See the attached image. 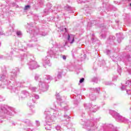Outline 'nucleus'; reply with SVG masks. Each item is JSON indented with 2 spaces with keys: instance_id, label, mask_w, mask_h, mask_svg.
<instances>
[{
  "instance_id": "f257e3e1",
  "label": "nucleus",
  "mask_w": 131,
  "mask_h": 131,
  "mask_svg": "<svg viewBox=\"0 0 131 131\" xmlns=\"http://www.w3.org/2000/svg\"><path fill=\"white\" fill-rule=\"evenodd\" d=\"M18 72H19V68H15L11 72L10 81L8 78V74H7V70L4 67L2 69V72L0 74V80L2 81V84L0 86L2 89H5L7 86V89L10 91V93H17L18 91H20V88H23V84H26V82L24 81L20 82L14 81L15 78L18 75Z\"/></svg>"
},
{
  "instance_id": "f03ea898",
  "label": "nucleus",
  "mask_w": 131,
  "mask_h": 131,
  "mask_svg": "<svg viewBox=\"0 0 131 131\" xmlns=\"http://www.w3.org/2000/svg\"><path fill=\"white\" fill-rule=\"evenodd\" d=\"M53 106L54 107H53V110L52 111H47L45 112V114H46V117L45 119V122L47 123L45 124V129L46 130H51V128H52V126H51L50 122H52L53 120H54V118H58L60 115L59 114V112L57 110H55V109H57V106L56 104H54Z\"/></svg>"
},
{
  "instance_id": "7ed1b4c3",
  "label": "nucleus",
  "mask_w": 131,
  "mask_h": 131,
  "mask_svg": "<svg viewBox=\"0 0 131 131\" xmlns=\"http://www.w3.org/2000/svg\"><path fill=\"white\" fill-rule=\"evenodd\" d=\"M35 80L36 81H39V90L42 92H47L48 89H49V86H48V83L52 80L53 77L50 75L46 76L45 77V81L41 80L40 77H39V75L36 74L35 75Z\"/></svg>"
},
{
  "instance_id": "20e7f679",
  "label": "nucleus",
  "mask_w": 131,
  "mask_h": 131,
  "mask_svg": "<svg viewBox=\"0 0 131 131\" xmlns=\"http://www.w3.org/2000/svg\"><path fill=\"white\" fill-rule=\"evenodd\" d=\"M29 31V33L31 34L32 40L33 41H37V37H38L39 35L41 36H46V35H48V32L41 29H38L36 28L33 30H30Z\"/></svg>"
},
{
  "instance_id": "39448f33",
  "label": "nucleus",
  "mask_w": 131,
  "mask_h": 131,
  "mask_svg": "<svg viewBox=\"0 0 131 131\" xmlns=\"http://www.w3.org/2000/svg\"><path fill=\"white\" fill-rule=\"evenodd\" d=\"M0 114L5 116H14L15 108L5 104L0 105Z\"/></svg>"
},
{
  "instance_id": "423d86ee",
  "label": "nucleus",
  "mask_w": 131,
  "mask_h": 131,
  "mask_svg": "<svg viewBox=\"0 0 131 131\" xmlns=\"http://www.w3.org/2000/svg\"><path fill=\"white\" fill-rule=\"evenodd\" d=\"M80 123L82 125L83 128H85L86 131H95L98 129V126L95 124L90 123L83 119H81Z\"/></svg>"
},
{
  "instance_id": "0eeeda50",
  "label": "nucleus",
  "mask_w": 131,
  "mask_h": 131,
  "mask_svg": "<svg viewBox=\"0 0 131 131\" xmlns=\"http://www.w3.org/2000/svg\"><path fill=\"white\" fill-rule=\"evenodd\" d=\"M65 50V48L60 45L56 44L55 46L52 47L49 51V54L54 56L55 58H57L59 56V51L63 52Z\"/></svg>"
},
{
  "instance_id": "6e6552de",
  "label": "nucleus",
  "mask_w": 131,
  "mask_h": 131,
  "mask_svg": "<svg viewBox=\"0 0 131 131\" xmlns=\"http://www.w3.org/2000/svg\"><path fill=\"white\" fill-rule=\"evenodd\" d=\"M9 9L10 6H9L8 3L6 2L5 4L3 3L0 4V19L8 18V15H7L6 13H8V11Z\"/></svg>"
},
{
  "instance_id": "1a4fd4ad",
  "label": "nucleus",
  "mask_w": 131,
  "mask_h": 131,
  "mask_svg": "<svg viewBox=\"0 0 131 131\" xmlns=\"http://www.w3.org/2000/svg\"><path fill=\"white\" fill-rule=\"evenodd\" d=\"M112 59L114 62H117V60H121L124 63L125 65L126 66H130L131 64V58L130 55H128L126 56H124L122 59L119 58V57L117 56L116 57H114V56L112 57Z\"/></svg>"
},
{
  "instance_id": "9d476101",
  "label": "nucleus",
  "mask_w": 131,
  "mask_h": 131,
  "mask_svg": "<svg viewBox=\"0 0 131 131\" xmlns=\"http://www.w3.org/2000/svg\"><path fill=\"white\" fill-rule=\"evenodd\" d=\"M84 107L85 110L88 111V114L91 115V113L97 112L99 109H100V107L98 106L97 105H93L91 103H84Z\"/></svg>"
},
{
  "instance_id": "9b49d317",
  "label": "nucleus",
  "mask_w": 131,
  "mask_h": 131,
  "mask_svg": "<svg viewBox=\"0 0 131 131\" xmlns=\"http://www.w3.org/2000/svg\"><path fill=\"white\" fill-rule=\"evenodd\" d=\"M110 114H111L114 118H115L116 121L118 122H124V121L126 120L124 117L120 116L118 113L112 110H110Z\"/></svg>"
},
{
  "instance_id": "f8f14e48",
  "label": "nucleus",
  "mask_w": 131,
  "mask_h": 131,
  "mask_svg": "<svg viewBox=\"0 0 131 131\" xmlns=\"http://www.w3.org/2000/svg\"><path fill=\"white\" fill-rule=\"evenodd\" d=\"M15 46H16V48L18 49V50H20V51H22L23 52H26L27 50V46L29 48H32L33 47V45L32 44H26V43H19V42H15Z\"/></svg>"
},
{
  "instance_id": "ddd939ff",
  "label": "nucleus",
  "mask_w": 131,
  "mask_h": 131,
  "mask_svg": "<svg viewBox=\"0 0 131 131\" xmlns=\"http://www.w3.org/2000/svg\"><path fill=\"white\" fill-rule=\"evenodd\" d=\"M121 91H126L127 95H131V80L126 81L125 85H122Z\"/></svg>"
},
{
  "instance_id": "4468645a",
  "label": "nucleus",
  "mask_w": 131,
  "mask_h": 131,
  "mask_svg": "<svg viewBox=\"0 0 131 131\" xmlns=\"http://www.w3.org/2000/svg\"><path fill=\"white\" fill-rule=\"evenodd\" d=\"M48 53L50 56L47 55L42 59L43 67H45V68H47V65L49 67L52 66V63H51V58H52V57H55L54 55H51L49 52Z\"/></svg>"
},
{
  "instance_id": "2eb2a0df",
  "label": "nucleus",
  "mask_w": 131,
  "mask_h": 131,
  "mask_svg": "<svg viewBox=\"0 0 131 131\" xmlns=\"http://www.w3.org/2000/svg\"><path fill=\"white\" fill-rule=\"evenodd\" d=\"M23 122L27 125L26 127L24 128V131H35L33 128V124L29 120H24Z\"/></svg>"
},
{
  "instance_id": "dca6fc26",
  "label": "nucleus",
  "mask_w": 131,
  "mask_h": 131,
  "mask_svg": "<svg viewBox=\"0 0 131 131\" xmlns=\"http://www.w3.org/2000/svg\"><path fill=\"white\" fill-rule=\"evenodd\" d=\"M56 96L58 102H59V103H60V107H61L62 109H64V111H67L68 110H69V107L67 106L66 103L62 102V98L60 96V94L58 93L56 94Z\"/></svg>"
},
{
  "instance_id": "f3484780",
  "label": "nucleus",
  "mask_w": 131,
  "mask_h": 131,
  "mask_svg": "<svg viewBox=\"0 0 131 131\" xmlns=\"http://www.w3.org/2000/svg\"><path fill=\"white\" fill-rule=\"evenodd\" d=\"M28 65L29 66V68L30 70H33L34 69H36V68L39 67V66L37 64V62L35 60L30 59H28Z\"/></svg>"
},
{
  "instance_id": "a211bd4d",
  "label": "nucleus",
  "mask_w": 131,
  "mask_h": 131,
  "mask_svg": "<svg viewBox=\"0 0 131 131\" xmlns=\"http://www.w3.org/2000/svg\"><path fill=\"white\" fill-rule=\"evenodd\" d=\"M104 131H119L117 127H115L112 124H107L103 127Z\"/></svg>"
},
{
  "instance_id": "6ab92c4d",
  "label": "nucleus",
  "mask_w": 131,
  "mask_h": 131,
  "mask_svg": "<svg viewBox=\"0 0 131 131\" xmlns=\"http://www.w3.org/2000/svg\"><path fill=\"white\" fill-rule=\"evenodd\" d=\"M29 95V93L28 92L25 90L23 91L19 94V99H25Z\"/></svg>"
},
{
  "instance_id": "aec40b11",
  "label": "nucleus",
  "mask_w": 131,
  "mask_h": 131,
  "mask_svg": "<svg viewBox=\"0 0 131 131\" xmlns=\"http://www.w3.org/2000/svg\"><path fill=\"white\" fill-rule=\"evenodd\" d=\"M115 40V36L113 35H111L109 38L107 39L106 41V43H108L109 45H114Z\"/></svg>"
},
{
  "instance_id": "412c9836",
  "label": "nucleus",
  "mask_w": 131,
  "mask_h": 131,
  "mask_svg": "<svg viewBox=\"0 0 131 131\" xmlns=\"http://www.w3.org/2000/svg\"><path fill=\"white\" fill-rule=\"evenodd\" d=\"M67 39L69 43H73L74 42V36L68 34Z\"/></svg>"
},
{
  "instance_id": "4be33fe9",
  "label": "nucleus",
  "mask_w": 131,
  "mask_h": 131,
  "mask_svg": "<svg viewBox=\"0 0 131 131\" xmlns=\"http://www.w3.org/2000/svg\"><path fill=\"white\" fill-rule=\"evenodd\" d=\"M116 35L118 37L117 41L118 42H119V43H120V42H121V40L123 39V37H122L123 34H122V33H117Z\"/></svg>"
},
{
  "instance_id": "5701e85b",
  "label": "nucleus",
  "mask_w": 131,
  "mask_h": 131,
  "mask_svg": "<svg viewBox=\"0 0 131 131\" xmlns=\"http://www.w3.org/2000/svg\"><path fill=\"white\" fill-rule=\"evenodd\" d=\"M63 124L64 125H66L68 128H71L72 127V123H70L69 120L67 122V120H64L63 121Z\"/></svg>"
},
{
  "instance_id": "b1692460",
  "label": "nucleus",
  "mask_w": 131,
  "mask_h": 131,
  "mask_svg": "<svg viewBox=\"0 0 131 131\" xmlns=\"http://www.w3.org/2000/svg\"><path fill=\"white\" fill-rule=\"evenodd\" d=\"M89 98L90 99H91L92 101H95V100L97 99V96L95 95V93H91L89 94Z\"/></svg>"
},
{
  "instance_id": "393cba45",
  "label": "nucleus",
  "mask_w": 131,
  "mask_h": 131,
  "mask_svg": "<svg viewBox=\"0 0 131 131\" xmlns=\"http://www.w3.org/2000/svg\"><path fill=\"white\" fill-rule=\"evenodd\" d=\"M64 9L66 10L69 12V13H73V8L67 5V6L64 7Z\"/></svg>"
},
{
  "instance_id": "a878e982",
  "label": "nucleus",
  "mask_w": 131,
  "mask_h": 131,
  "mask_svg": "<svg viewBox=\"0 0 131 131\" xmlns=\"http://www.w3.org/2000/svg\"><path fill=\"white\" fill-rule=\"evenodd\" d=\"M33 98L34 97V98H32V102L33 103H35L36 100H38V99H39V95H37V94H33L32 95Z\"/></svg>"
},
{
  "instance_id": "bb28decb",
  "label": "nucleus",
  "mask_w": 131,
  "mask_h": 131,
  "mask_svg": "<svg viewBox=\"0 0 131 131\" xmlns=\"http://www.w3.org/2000/svg\"><path fill=\"white\" fill-rule=\"evenodd\" d=\"M58 73L57 75L58 79H61L62 78V73H63V70H58Z\"/></svg>"
},
{
  "instance_id": "cd10ccee",
  "label": "nucleus",
  "mask_w": 131,
  "mask_h": 131,
  "mask_svg": "<svg viewBox=\"0 0 131 131\" xmlns=\"http://www.w3.org/2000/svg\"><path fill=\"white\" fill-rule=\"evenodd\" d=\"M16 34L18 37H22V32L21 31H16Z\"/></svg>"
},
{
  "instance_id": "c85d7f7f",
  "label": "nucleus",
  "mask_w": 131,
  "mask_h": 131,
  "mask_svg": "<svg viewBox=\"0 0 131 131\" xmlns=\"http://www.w3.org/2000/svg\"><path fill=\"white\" fill-rule=\"evenodd\" d=\"M93 91H94V92H95L96 93H98L99 94V93L101 91V88H94L93 89Z\"/></svg>"
},
{
  "instance_id": "c756f323",
  "label": "nucleus",
  "mask_w": 131,
  "mask_h": 131,
  "mask_svg": "<svg viewBox=\"0 0 131 131\" xmlns=\"http://www.w3.org/2000/svg\"><path fill=\"white\" fill-rule=\"evenodd\" d=\"M98 79L97 77H94L92 79V81H93V82H96V83H98Z\"/></svg>"
},
{
  "instance_id": "7c9ffc66",
  "label": "nucleus",
  "mask_w": 131,
  "mask_h": 131,
  "mask_svg": "<svg viewBox=\"0 0 131 131\" xmlns=\"http://www.w3.org/2000/svg\"><path fill=\"white\" fill-rule=\"evenodd\" d=\"M30 90L32 91V92H33L34 93H35L36 92V88L35 87H30Z\"/></svg>"
},
{
  "instance_id": "2f4dec72",
  "label": "nucleus",
  "mask_w": 131,
  "mask_h": 131,
  "mask_svg": "<svg viewBox=\"0 0 131 131\" xmlns=\"http://www.w3.org/2000/svg\"><path fill=\"white\" fill-rule=\"evenodd\" d=\"M106 35V33L102 32L101 34V37H102V38H105Z\"/></svg>"
},
{
  "instance_id": "473e14b6",
  "label": "nucleus",
  "mask_w": 131,
  "mask_h": 131,
  "mask_svg": "<svg viewBox=\"0 0 131 131\" xmlns=\"http://www.w3.org/2000/svg\"><path fill=\"white\" fill-rule=\"evenodd\" d=\"M30 111H31V114H33V113H35V108L34 107L30 108Z\"/></svg>"
},
{
  "instance_id": "72a5a7b5",
  "label": "nucleus",
  "mask_w": 131,
  "mask_h": 131,
  "mask_svg": "<svg viewBox=\"0 0 131 131\" xmlns=\"http://www.w3.org/2000/svg\"><path fill=\"white\" fill-rule=\"evenodd\" d=\"M26 57H27V55H26V54L21 55L20 59H21V61H23L24 59H25V58H26Z\"/></svg>"
},
{
  "instance_id": "f704fd0d",
  "label": "nucleus",
  "mask_w": 131,
  "mask_h": 131,
  "mask_svg": "<svg viewBox=\"0 0 131 131\" xmlns=\"http://www.w3.org/2000/svg\"><path fill=\"white\" fill-rule=\"evenodd\" d=\"M92 120L94 121V122H97V121H99V120H100V118H92Z\"/></svg>"
},
{
  "instance_id": "c9c22d12",
  "label": "nucleus",
  "mask_w": 131,
  "mask_h": 131,
  "mask_svg": "<svg viewBox=\"0 0 131 131\" xmlns=\"http://www.w3.org/2000/svg\"><path fill=\"white\" fill-rule=\"evenodd\" d=\"M49 13H50V12L49 11V9H46L44 10V13L45 14V15H49Z\"/></svg>"
},
{
  "instance_id": "e433bc0d",
  "label": "nucleus",
  "mask_w": 131,
  "mask_h": 131,
  "mask_svg": "<svg viewBox=\"0 0 131 131\" xmlns=\"http://www.w3.org/2000/svg\"><path fill=\"white\" fill-rule=\"evenodd\" d=\"M55 128L56 130H61V126L59 125H57L55 126Z\"/></svg>"
},
{
  "instance_id": "4c0bfd02",
  "label": "nucleus",
  "mask_w": 131,
  "mask_h": 131,
  "mask_svg": "<svg viewBox=\"0 0 131 131\" xmlns=\"http://www.w3.org/2000/svg\"><path fill=\"white\" fill-rule=\"evenodd\" d=\"M29 9H30V5H26L25 7V8H24V10L25 11L27 10H29Z\"/></svg>"
},
{
  "instance_id": "58836bf2",
  "label": "nucleus",
  "mask_w": 131,
  "mask_h": 131,
  "mask_svg": "<svg viewBox=\"0 0 131 131\" xmlns=\"http://www.w3.org/2000/svg\"><path fill=\"white\" fill-rule=\"evenodd\" d=\"M35 122L37 126H39L40 125V123L38 120H36Z\"/></svg>"
},
{
  "instance_id": "ea45409f",
  "label": "nucleus",
  "mask_w": 131,
  "mask_h": 131,
  "mask_svg": "<svg viewBox=\"0 0 131 131\" xmlns=\"http://www.w3.org/2000/svg\"><path fill=\"white\" fill-rule=\"evenodd\" d=\"M117 76H114L113 77V81H116V80H117Z\"/></svg>"
},
{
  "instance_id": "a19ab883",
  "label": "nucleus",
  "mask_w": 131,
  "mask_h": 131,
  "mask_svg": "<svg viewBox=\"0 0 131 131\" xmlns=\"http://www.w3.org/2000/svg\"><path fill=\"white\" fill-rule=\"evenodd\" d=\"M3 101H5V98L4 97L0 96V102H2Z\"/></svg>"
},
{
  "instance_id": "79ce46f5",
  "label": "nucleus",
  "mask_w": 131,
  "mask_h": 131,
  "mask_svg": "<svg viewBox=\"0 0 131 131\" xmlns=\"http://www.w3.org/2000/svg\"><path fill=\"white\" fill-rule=\"evenodd\" d=\"M83 81H84V78H81L79 80L80 83H82V82H83Z\"/></svg>"
},
{
  "instance_id": "37998d69",
  "label": "nucleus",
  "mask_w": 131,
  "mask_h": 131,
  "mask_svg": "<svg viewBox=\"0 0 131 131\" xmlns=\"http://www.w3.org/2000/svg\"><path fill=\"white\" fill-rule=\"evenodd\" d=\"M127 71L128 72L129 74H131V69H127V67H126Z\"/></svg>"
},
{
  "instance_id": "c03bdc74",
  "label": "nucleus",
  "mask_w": 131,
  "mask_h": 131,
  "mask_svg": "<svg viewBox=\"0 0 131 131\" xmlns=\"http://www.w3.org/2000/svg\"><path fill=\"white\" fill-rule=\"evenodd\" d=\"M64 118H67V119H70V117H69V116L67 115H64Z\"/></svg>"
},
{
  "instance_id": "a18cd8bd",
  "label": "nucleus",
  "mask_w": 131,
  "mask_h": 131,
  "mask_svg": "<svg viewBox=\"0 0 131 131\" xmlns=\"http://www.w3.org/2000/svg\"><path fill=\"white\" fill-rule=\"evenodd\" d=\"M110 53H111V51H110V50H107L106 51V55H110Z\"/></svg>"
},
{
  "instance_id": "49530a36",
  "label": "nucleus",
  "mask_w": 131,
  "mask_h": 131,
  "mask_svg": "<svg viewBox=\"0 0 131 131\" xmlns=\"http://www.w3.org/2000/svg\"><path fill=\"white\" fill-rule=\"evenodd\" d=\"M118 72L119 74H120V73H121V68H120V67L118 68Z\"/></svg>"
},
{
  "instance_id": "de8ad7c7",
  "label": "nucleus",
  "mask_w": 131,
  "mask_h": 131,
  "mask_svg": "<svg viewBox=\"0 0 131 131\" xmlns=\"http://www.w3.org/2000/svg\"><path fill=\"white\" fill-rule=\"evenodd\" d=\"M9 31H10V32H12V31H14V29L13 28V27H9Z\"/></svg>"
},
{
  "instance_id": "09e8293b",
  "label": "nucleus",
  "mask_w": 131,
  "mask_h": 131,
  "mask_svg": "<svg viewBox=\"0 0 131 131\" xmlns=\"http://www.w3.org/2000/svg\"><path fill=\"white\" fill-rule=\"evenodd\" d=\"M94 22H95V21H92L91 23H88V27H91V26H90V25L92 24V23H94Z\"/></svg>"
},
{
  "instance_id": "8fccbe9b",
  "label": "nucleus",
  "mask_w": 131,
  "mask_h": 131,
  "mask_svg": "<svg viewBox=\"0 0 131 131\" xmlns=\"http://www.w3.org/2000/svg\"><path fill=\"white\" fill-rule=\"evenodd\" d=\"M12 125H13L14 126H15V125H17V123L15 122H12Z\"/></svg>"
},
{
  "instance_id": "3c124183",
  "label": "nucleus",
  "mask_w": 131,
  "mask_h": 131,
  "mask_svg": "<svg viewBox=\"0 0 131 131\" xmlns=\"http://www.w3.org/2000/svg\"><path fill=\"white\" fill-rule=\"evenodd\" d=\"M0 35H5V33L3 31H0Z\"/></svg>"
},
{
  "instance_id": "603ef678",
  "label": "nucleus",
  "mask_w": 131,
  "mask_h": 131,
  "mask_svg": "<svg viewBox=\"0 0 131 131\" xmlns=\"http://www.w3.org/2000/svg\"><path fill=\"white\" fill-rule=\"evenodd\" d=\"M7 60H12V56H9L7 57Z\"/></svg>"
},
{
  "instance_id": "864d4df0",
  "label": "nucleus",
  "mask_w": 131,
  "mask_h": 131,
  "mask_svg": "<svg viewBox=\"0 0 131 131\" xmlns=\"http://www.w3.org/2000/svg\"><path fill=\"white\" fill-rule=\"evenodd\" d=\"M66 56L65 55H63L62 56V59L63 60H66Z\"/></svg>"
},
{
  "instance_id": "5fc2aeb1",
  "label": "nucleus",
  "mask_w": 131,
  "mask_h": 131,
  "mask_svg": "<svg viewBox=\"0 0 131 131\" xmlns=\"http://www.w3.org/2000/svg\"><path fill=\"white\" fill-rule=\"evenodd\" d=\"M0 59H4V56L2 55H0Z\"/></svg>"
},
{
  "instance_id": "6e6d98bb",
  "label": "nucleus",
  "mask_w": 131,
  "mask_h": 131,
  "mask_svg": "<svg viewBox=\"0 0 131 131\" xmlns=\"http://www.w3.org/2000/svg\"><path fill=\"white\" fill-rule=\"evenodd\" d=\"M130 118H131V107H130Z\"/></svg>"
},
{
  "instance_id": "4d7b16f0",
  "label": "nucleus",
  "mask_w": 131,
  "mask_h": 131,
  "mask_svg": "<svg viewBox=\"0 0 131 131\" xmlns=\"http://www.w3.org/2000/svg\"><path fill=\"white\" fill-rule=\"evenodd\" d=\"M10 55H13V51H11V52H10Z\"/></svg>"
},
{
  "instance_id": "13d9d810",
  "label": "nucleus",
  "mask_w": 131,
  "mask_h": 131,
  "mask_svg": "<svg viewBox=\"0 0 131 131\" xmlns=\"http://www.w3.org/2000/svg\"><path fill=\"white\" fill-rule=\"evenodd\" d=\"M84 57L85 58H86V55L85 54L84 55Z\"/></svg>"
},
{
  "instance_id": "bf43d9fd",
  "label": "nucleus",
  "mask_w": 131,
  "mask_h": 131,
  "mask_svg": "<svg viewBox=\"0 0 131 131\" xmlns=\"http://www.w3.org/2000/svg\"><path fill=\"white\" fill-rule=\"evenodd\" d=\"M66 45H67V42H65V44L64 45V46H65Z\"/></svg>"
},
{
  "instance_id": "052dcab7",
  "label": "nucleus",
  "mask_w": 131,
  "mask_h": 131,
  "mask_svg": "<svg viewBox=\"0 0 131 131\" xmlns=\"http://www.w3.org/2000/svg\"><path fill=\"white\" fill-rule=\"evenodd\" d=\"M83 114L84 115V113H83L82 114V116H83Z\"/></svg>"
},
{
  "instance_id": "680f3d73",
  "label": "nucleus",
  "mask_w": 131,
  "mask_h": 131,
  "mask_svg": "<svg viewBox=\"0 0 131 131\" xmlns=\"http://www.w3.org/2000/svg\"><path fill=\"white\" fill-rule=\"evenodd\" d=\"M66 32L67 31L66 28H64Z\"/></svg>"
},
{
  "instance_id": "e2e57ef3",
  "label": "nucleus",
  "mask_w": 131,
  "mask_h": 131,
  "mask_svg": "<svg viewBox=\"0 0 131 131\" xmlns=\"http://www.w3.org/2000/svg\"><path fill=\"white\" fill-rule=\"evenodd\" d=\"M92 36H95V34H93Z\"/></svg>"
},
{
  "instance_id": "0e129e2a",
  "label": "nucleus",
  "mask_w": 131,
  "mask_h": 131,
  "mask_svg": "<svg viewBox=\"0 0 131 131\" xmlns=\"http://www.w3.org/2000/svg\"><path fill=\"white\" fill-rule=\"evenodd\" d=\"M92 40H94V38H92Z\"/></svg>"
},
{
  "instance_id": "69168bd1",
  "label": "nucleus",
  "mask_w": 131,
  "mask_h": 131,
  "mask_svg": "<svg viewBox=\"0 0 131 131\" xmlns=\"http://www.w3.org/2000/svg\"><path fill=\"white\" fill-rule=\"evenodd\" d=\"M102 129H98V130H102Z\"/></svg>"
},
{
  "instance_id": "338daca9",
  "label": "nucleus",
  "mask_w": 131,
  "mask_h": 131,
  "mask_svg": "<svg viewBox=\"0 0 131 131\" xmlns=\"http://www.w3.org/2000/svg\"><path fill=\"white\" fill-rule=\"evenodd\" d=\"M1 45H2V43H1V41H0V47H1Z\"/></svg>"
},
{
  "instance_id": "774afa93",
  "label": "nucleus",
  "mask_w": 131,
  "mask_h": 131,
  "mask_svg": "<svg viewBox=\"0 0 131 131\" xmlns=\"http://www.w3.org/2000/svg\"><path fill=\"white\" fill-rule=\"evenodd\" d=\"M130 7H131V3L130 4Z\"/></svg>"
}]
</instances>
